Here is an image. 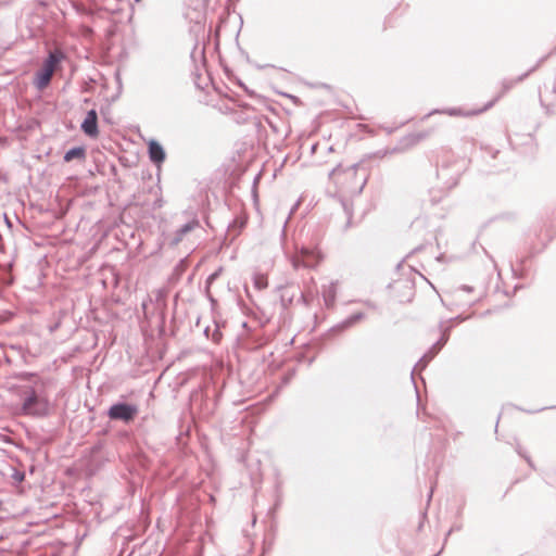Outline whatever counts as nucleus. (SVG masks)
I'll use <instances>...</instances> for the list:
<instances>
[{
	"label": "nucleus",
	"mask_w": 556,
	"mask_h": 556,
	"mask_svg": "<svg viewBox=\"0 0 556 556\" xmlns=\"http://www.w3.org/2000/svg\"><path fill=\"white\" fill-rule=\"evenodd\" d=\"M546 58L547 56H543L542 59H540L534 66H532L528 72L521 74L520 76H518L516 78L503 79V81L501 84L502 85L501 92L494 99L489 101L482 109H479L473 112H466V113L463 112L460 109H456V108L446 109V110L435 109V110H432L431 112H429L427 115H425L422 119H426L433 114H447L450 116H460V115L468 116V115H475V114L482 113V112L491 109L495 104V102L498 101L500 98H502L505 93H507L518 83L523 81L531 73L536 71V68L546 60Z\"/></svg>",
	"instance_id": "f257e3e1"
},
{
	"label": "nucleus",
	"mask_w": 556,
	"mask_h": 556,
	"mask_svg": "<svg viewBox=\"0 0 556 556\" xmlns=\"http://www.w3.org/2000/svg\"><path fill=\"white\" fill-rule=\"evenodd\" d=\"M357 168L356 164L342 167V165H337L329 173V179L332 180L336 185H341L344 190H346L352 195H359L367 182V178L364 176L358 179L355 186H345V182L351 179H357Z\"/></svg>",
	"instance_id": "f03ea898"
},
{
	"label": "nucleus",
	"mask_w": 556,
	"mask_h": 556,
	"mask_svg": "<svg viewBox=\"0 0 556 556\" xmlns=\"http://www.w3.org/2000/svg\"><path fill=\"white\" fill-rule=\"evenodd\" d=\"M51 404L47 396L39 394L34 388H29L23 403L22 410L33 417H47L50 414Z\"/></svg>",
	"instance_id": "7ed1b4c3"
},
{
	"label": "nucleus",
	"mask_w": 556,
	"mask_h": 556,
	"mask_svg": "<svg viewBox=\"0 0 556 556\" xmlns=\"http://www.w3.org/2000/svg\"><path fill=\"white\" fill-rule=\"evenodd\" d=\"M138 413V405L127 402H116L109 407L106 416L110 420L122 421L128 425L135 420Z\"/></svg>",
	"instance_id": "20e7f679"
},
{
	"label": "nucleus",
	"mask_w": 556,
	"mask_h": 556,
	"mask_svg": "<svg viewBox=\"0 0 556 556\" xmlns=\"http://www.w3.org/2000/svg\"><path fill=\"white\" fill-rule=\"evenodd\" d=\"M460 176V166L455 165L451 167L448 165H442L438 169V177L443 180L446 189H452L458 182Z\"/></svg>",
	"instance_id": "39448f33"
},
{
	"label": "nucleus",
	"mask_w": 556,
	"mask_h": 556,
	"mask_svg": "<svg viewBox=\"0 0 556 556\" xmlns=\"http://www.w3.org/2000/svg\"><path fill=\"white\" fill-rule=\"evenodd\" d=\"M80 129L86 136L90 138H96L99 135L98 114L94 109H91L87 112L84 121L80 124Z\"/></svg>",
	"instance_id": "423d86ee"
},
{
	"label": "nucleus",
	"mask_w": 556,
	"mask_h": 556,
	"mask_svg": "<svg viewBox=\"0 0 556 556\" xmlns=\"http://www.w3.org/2000/svg\"><path fill=\"white\" fill-rule=\"evenodd\" d=\"M442 349H443L442 346L437 345V342H434L415 365V367L412 371V379H414V372L416 370H419V371L424 370L427 367V365L439 354V352Z\"/></svg>",
	"instance_id": "0eeeda50"
},
{
	"label": "nucleus",
	"mask_w": 556,
	"mask_h": 556,
	"mask_svg": "<svg viewBox=\"0 0 556 556\" xmlns=\"http://www.w3.org/2000/svg\"><path fill=\"white\" fill-rule=\"evenodd\" d=\"M148 153L152 163L159 165L165 160V150L155 139H151L148 143Z\"/></svg>",
	"instance_id": "6e6552de"
},
{
	"label": "nucleus",
	"mask_w": 556,
	"mask_h": 556,
	"mask_svg": "<svg viewBox=\"0 0 556 556\" xmlns=\"http://www.w3.org/2000/svg\"><path fill=\"white\" fill-rule=\"evenodd\" d=\"M65 59V53L61 49H54L49 52L42 63V67L54 72L59 64Z\"/></svg>",
	"instance_id": "1a4fd4ad"
},
{
	"label": "nucleus",
	"mask_w": 556,
	"mask_h": 556,
	"mask_svg": "<svg viewBox=\"0 0 556 556\" xmlns=\"http://www.w3.org/2000/svg\"><path fill=\"white\" fill-rule=\"evenodd\" d=\"M338 282L331 281L328 285L323 286L321 294L327 308L334 306L337 300Z\"/></svg>",
	"instance_id": "9d476101"
},
{
	"label": "nucleus",
	"mask_w": 556,
	"mask_h": 556,
	"mask_svg": "<svg viewBox=\"0 0 556 556\" xmlns=\"http://www.w3.org/2000/svg\"><path fill=\"white\" fill-rule=\"evenodd\" d=\"M318 258L313 252H309L306 249H302L301 251V258H295L293 261V266L295 268L303 266L307 268L315 267L318 264Z\"/></svg>",
	"instance_id": "9b49d317"
},
{
	"label": "nucleus",
	"mask_w": 556,
	"mask_h": 556,
	"mask_svg": "<svg viewBox=\"0 0 556 556\" xmlns=\"http://www.w3.org/2000/svg\"><path fill=\"white\" fill-rule=\"evenodd\" d=\"M199 226V222L197 219H193V220H190L186 224H184L181 227H179L176 231H175V236L174 238L172 239V244L173 245H177L179 242L182 241L184 237L190 232L191 230H193L195 227Z\"/></svg>",
	"instance_id": "f8f14e48"
},
{
	"label": "nucleus",
	"mask_w": 556,
	"mask_h": 556,
	"mask_svg": "<svg viewBox=\"0 0 556 556\" xmlns=\"http://www.w3.org/2000/svg\"><path fill=\"white\" fill-rule=\"evenodd\" d=\"M52 75H53V72L41 66L36 72L35 81H34L35 86L40 90L46 88L50 84Z\"/></svg>",
	"instance_id": "ddd939ff"
},
{
	"label": "nucleus",
	"mask_w": 556,
	"mask_h": 556,
	"mask_svg": "<svg viewBox=\"0 0 556 556\" xmlns=\"http://www.w3.org/2000/svg\"><path fill=\"white\" fill-rule=\"evenodd\" d=\"M364 318H365V314L362 312L352 314L351 316H349L348 318H345L344 320H342L341 323L336 325L332 328V330L333 331H344V330L353 327L356 323L361 321Z\"/></svg>",
	"instance_id": "4468645a"
},
{
	"label": "nucleus",
	"mask_w": 556,
	"mask_h": 556,
	"mask_svg": "<svg viewBox=\"0 0 556 556\" xmlns=\"http://www.w3.org/2000/svg\"><path fill=\"white\" fill-rule=\"evenodd\" d=\"M86 157V148L83 147V146H78V147H73L71 149H68L64 156H63V160L65 162H72L73 160H85Z\"/></svg>",
	"instance_id": "2eb2a0df"
},
{
	"label": "nucleus",
	"mask_w": 556,
	"mask_h": 556,
	"mask_svg": "<svg viewBox=\"0 0 556 556\" xmlns=\"http://www.w3.org/2000/svg\"><path fill=\"white\" fill-rule=\"evenodd\" d=\"M446 324L447 323L445 320H441L438 325L441 336L435 342H437V345L442 346V348L447 343V341L450 339V332L453 327V325H446Z\"/></svg>",
	"instance_id": "dca6fc26"
},
{
	"label": "nucleus",
	"mask_w": 556,
	"mask_h": 556,
	"mask_svg": "<svg viewBox=\"0 0 556 556\" xmlns=\"http://www.w3.org/2000/svg\"><path fill=\"white\" fill-rule=\"evenodd\" d=\"M446 324L447 323L445 320H441L438 325L441 336L435 342H437V345L442 346V348L447 343V341L450 339V332L453 327V325H446Z\"/></svg>",
	"instance_id": "f3484780"
},
{
	"label": "nucleus",
	"mask_w": 556,
	"mask_h": 556,
	"mask_svg": "<svg viewBox=\"0 0 556 556\" xmlns=\"http://www.w3.org/2000/svg\"><path fill=\"white\" fill-rule=\"evenodd\" d=\"M339 200H340V203H341V206L346 215V223L343 227V230H348L349 228L352 227V218H353V206H352V203L342 198V197H339Z\"/></svg>",
	"instance_id": "a211bd4d"
},
{
	"label": "nucleus",
	"mask_w": 556,
	"mask_h": 556,
	"mask_svg": "<svg viewBox=\"0 0 556 556\" xmlns=\"http://www.w3.org/2000/svg\"><path fill=\"white\" fill-rule=\"evenodd\" d=\"M143 205L148 206L147 211L153 212L163 206V199H162L161 194L157 191H155L154 200H153L152 204L150 205L149 203H144Z\"/></svg>",
	"instance_id": "6ab92c4d"
},
{
	"label": "nucleus",
	"mask_w": 556,
	"mask_h": 556,
	"mask_svg": "<svg viewBox=\"0 0 556 556\" xmlns=\"http://www.w3.org/2000/svg\"><path fill=\"white\" fill-rule=\"evenodd\" d=\"M186 268H187V261L185 258H182L174 267L173 277L175 279H179L181 277V275L185 273Z\"/></svg>",
	"instance_id": "aec40b11"
},
{
	"label": "nucleus",
	"mask_w": 556,
	"mask_h": 556,
	"mask_svg": "<svg viewBox=\"0 0 556 556\" xmlns=\"http://www.w3.org/2000/svg\"><path fill=\"white\" fill-rule=\"evenodd\" d=\"M253 282H254V287L258 290H263V289L267 288V286H268L266 276H264L262 274L255 275Z\"/></svg>",
	"instance_id": "412c9836"
},
{
	"label": "nucleus",
	"mask_w": 556,
	"mask_h": 556,
	"mask_svg": "<svg viewBox=\"0 0 556 556\" xmlns=\"http://www.w3.org/2000/svg\"><path fill=\"white\" fill-rule=\"evenodd\" d=\"M516 452L518 453V455H520L521 457H523L527 460V463L529 464V466L531 468H534V465H533L530 456L522 450V447L520 445H517Z\"/></svg>",
	"instance_id": "4be33fe9"
},
{
	"label": "nucleus",
	"mask_w": 556,
	"mask_h": 556,
	"mask_svg": "<svg viewBox=\"0 0 556 556\" xmlns=\"http://www.w3.org/2000/svg\"><path fill=\"white\" fill-rule=\"evenodd\" d=\"M197 55H199L201 60L204 62V48L198 50V46H195L193 51L191 52V58L195 60Z\"/></svg>",
	"instance_id": "5701e85b"
},
{
	"label": "nucleus",
	"mask_w": 556,
	"mask_h": 556,
	"mask_svg": "<svg viewBox=\"0 0 556 556\" xmlns=\"http://www.w3.org/2000/svg\"><path fill=\"white\" fill-rule=\"evenodd\" d=\"M220 273V269L214 271L213 274H211L207 279H206V287L210 288V285L218 277Z\"/></svg>",
	"instance_id": "b1692460"
},
{
	"label": "nucleus",
	"mask_w": 556,
	"mask_h": 556,
	"mask_svg": "<svg viewBox=\"0 0 556 556\" xmlns=\"http://www.w3.org/2000/svg\"><path fill=\"white\" fill-rule=\"evenodd\" d=\"M466 319H467V317H463L462 315H458V316H456V317H454L452 319H448L446 323L447 324H452L453 321L462 323V321H464Z\"/></svg>",
	"instance_id": "393cba45"
},
{
	"label": "nucleus",
	"mask_w": 556,
	"mask_h": 556,
	"mask_svg": "<svg viewBox=\"0 0 556 556\" xmlns=\"http://www.w3.org/2000/svg\"><path fill=\"white\" fill-rule=\"evenodd\" d=\"M281 302H282L283 307H287L288 305H290L292 303V296H290L289 299H285V295H282Z\"/></svg>",
	"instance_id": "a878e982"
},
{
	"label": "nucleus",
	"mask_w": 556,
	"mask_h": 556,
	"mask_svg": "<svg viewBox=\"0 0 556 556\" xmlns=\"http://www.w3.org/2000/svg\"><path fill=\"white\" fill-rule=\"evenodd\" d=\"M364 304H365L367 307L371 308V309H376V308H377V305H376L372 301H370V300H366V301H364Z\"/></svg>",
	"instance_id": "bb28decb"
},
{
	"label": "nucleus",
	"mask_w": 556,
	"mask_h": 556,
	"mask_svg": "<svg viewBox=\"0 0 556 556\" xmlns=\"http://www.w3.org/2000/svg\"><path fill=\"white\" fill-rule=\"evenodd\" d=\"M206 294H207V299L208 301L212 303V304H216V300L212 296V294L210 293L208 291V288L206 287Z\"/></svg>",
	"instance_id": "cd10ccee"
},
{
	"label": "nucleus",
	"mask_w": 556,
	"mask_h": 556,
	"mask_svg": "<svg viewBox=\"0 0 556 556\" xmlns=\"http://www.w3.org/2000/svg\"><path fill=\"white\" fill-rule=\"evenodd\" d=\"M459 290H462V291H466V292H471V291L473 290V288H472V287H470V286H466V285H464V286H462V287L459 288Z\"/></svg>",
	"instance_id": "c85d7f7f"
},
{
	"label": "nucleus",
	"mask_w": 556,
	"mask_h": 556,
	"mask_svg": "<svg viewBox=\"0 0 556 556\" xmlns=\"http://www.w3.org/2000/svg\"><path fill=\"white\" fill-rule=\"evenodd\" d=\"M300 301L303 302L305 305H308V301L304 293H301Z\"/></svg>",
	"instance_id": "c756f323"
},
{
	"label": "nucleus",
	"mask_w": 556,
	"mask_h": 556,
	"mask_svg": "<svg viewBox=\"0 0 556 556\" xmlns=\"http://www.w3.org/2000/svg\"><path fill=\"white\" fill-rule=\"evenodd\" d=\"M547 407H542V408H539V409H535V410H529L528 413H536V412H541L543 409H546ZM548 408H556V405L555 406H549Z\"/></svg>",
	"instance_id": "7c9ffc66"
},
{
	"label": "nucleus",
	"mask_w": 556,
	"mask_h": 556,
	"mask_svg": "<svg viewBox=\"0 0 556 556\" xmlns=\"http://www.w3.org/2000/svg\"><path fill=\"white\" fill-rule=\"evenodd\" d=\"M454 530H459V527H452L448 532L446 533V538L452 533Z\"/></svg>",
	"instance_id": "2f4dec72"
},
{
	"label": "nucleus",
	"mask_w": 556,
	"mask_h": 556,
	"mask_svg": "<svg viewBox=\"0 0 556 556\" xmlns=\"http://www.w3.org/2000/svg\"><path fill=\"white\" fill-rule=\"evenodd\" d=\"M426 137H427V134H418L417 135V140L425 139Z\"/></svg>",
	"instance_id": "473e14b6"
},
{
	"label": "nucleus",
	"mask_w": 556,
	"mask_h": 556,
	"mask_svg": "<svg viewBox=\"0 0 556 556\" xmlns=\"http://www.w3.org/2000/svg\"><path fill=\"white\" fill-rule=\"evenodd\" d=\"M266 67H269V64H265V65H260L258 68L263 70V68H266ZM270 67H273V65H270Z\"/></svg>",
	"instance_id": "72a5a7b5"
},
{
	"label": "nucleus",
	"mask_w": 556,
	"mask_h": 556,
	"mask_svg": "<svg viewBox=\"0 0 556 556\" xmlns=\"http://www.w3.org/2000/svg\"><path fill=\"white\" fill-rule=\"evenodd\" d=\"M16 479H18L20 481H22L24 479V475L23 473H18V476H16Z\"/></svg>",
	"instance_id": "f704fd0d"
},
{
	"label": "nucleus",
	"mask_w": 556,
	"mask_h": 556,
	"mask_svg": "<svg viewBox=\"0 0 556 556\" xmlns=\"http://www.w3.org/2000/svg\"><path fill=\"white\" fill-rule=\"evenodd\" d=\"M289 379H290L289 377H285L283 384H287L289 382Z\"/></svg>",
	"instance_id": "c9c22d12"
},
{
	"label": "nucleus",
	"mask_w": 556,
	"mask_h": 556,
	"mask_svg": "<svg viewBox=\"0 0 556 556\" xmlns=\"http://www.w3.org/2000/svg\"><path fill=\"white\" fill-rule=\"evenodd\" d=\"M421 248H422L421 245H420V247H417V248H415V249L413 250V252H417V251L421 250Z\"/></svg>",
	"instance_id": "e433bc0d"
},
{
	"label": "nucleus",
	"mask_w": 556,
	"mask_h": 556,
	"mask_svg": "<svg viewBox=\"0 0 556 556\" xmlns=\"http://www.w3.org/2000/svg\"><path fill=\"white\" fill-rule=\"evenodd\" d=\"M429 500L432 497V490H430V493H429Z\"/></svg>",
	"instance_id": "4c0bfd02"
},
{
	"label": "nucleus",
	"mask_w": 556,
	"mask_h": 556,
	"mask_svg": "<svg viewBox=\"0 0 556 556\" xmlns=\"http://www.w3.org/2000/svg\"><path fill=\"white\" fill-rule=\"evenodd\" d=\"M136 2H140L141 0H135Z\"/></svg>",
	"instance_id": "58836bf2"
},
{
	"label": "nucleus",
	"mask_w": 556,
	"mask_h": 556,
	"mask_svg": "<svg viewBox=\"0 0 556 556\" xmlns=\"http://www.w3.org/2000/svg\"><path fill=\"white\" fill-rule=\"evenodd\" d=\"M555 50H556V47H555Z\"/></svg>",
	"instance_id": "ea45409f"
}]
</instances>
